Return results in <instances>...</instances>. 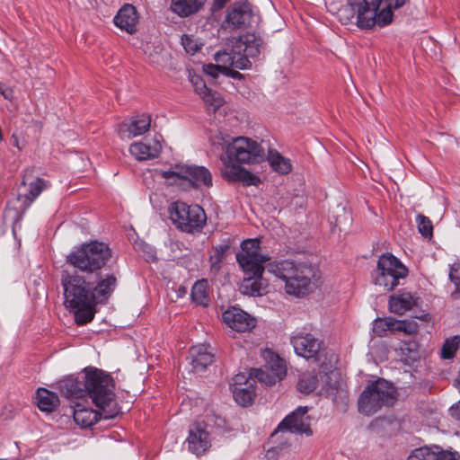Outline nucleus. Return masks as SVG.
Wrapping results in <instances>:
<instances>
[{"instance_id":"nucleus-14","label":"nucleus","mask_w":460,"mask_h":460,"mask_svg":"<svg viewBox=\"0 0 460 460\" xmlns=\"http://www.w3.org/2000/svg\"><path fill=\"white\" fill-rule=\"evenodd\" d=\"M306 413V407H298L279 424L278 430L311 436L313 432Z\"/></svg>"},{"instance_id":"nucleus-52","label":"nucleus","mask_w":460,"mask_h":460,"mask_svg":"<svg viewBox=\"0 0 460 460\" xmlns=\"http://www.w3.org/2000/svg\"><path fill=\"white\" fill-rule=\"evenodd\" d=\"M1 93L5 100L11 101L13 97V92L11 88H4L1 90Z\"/></svg>"},{"instance_id":"nucleus-43","label":"nucleus","mask_w":460,"mask_h":460,"mask_svg":"<svg viewBox=\"0 0 460 460\" xmlns=\"http://www.w3.org/2000/svg\"><path fill=\"white\" fill-rule=\"evenodd\" d=\"M206 104L212 108L214 111L219 109L224 102L221 95L217 92H212L210 89L201 97Z\"/></svg>"},{"instance_id":"nucleus-36","label":"nucleus","mask_w":460,"mask_h":460,"mask_svg":"<svg viewBox=\"0 0 460 460\" xmlns=\"http://www.w3.org/2000/svg\"><path fill=\"white\" fill-rule=\"evenodd\" d=\"M325 393L328 396L332 397L334 403H347L348 392L342 383H336L335 385H328L325 388Z\"/></svg>"},{"instance_id":"nucleus-51","label":"nucleus","mask_w":460,"mask_h":460,"mask_svg":"<svg viewBox=\"0 0 460 460\" xmlns=\"http://www.w3.org/2000/svg\"><path fill=\"white\" fill-rule=\"evenodd\" d=\"M449 279L450 281L454 284V285H458L460 284V278L459 276L457 275V270H456L455 268L451 267L450 268V271H449Z\"/></svg>"},{"instance_id":"nucleus-3","label":"nucleus","mask_w":460,"mask_h":460,"mask_svg":"<svg viewBox=\"0 0 460 460\" xmlns=\"http://www.w3.org/2000/svg\"><path fill=\"white\" fill-rule=\"evenodd\" d=\"M268 270L285 281L286 292L301 296L311 291L319 278L318 270L306 263L285 260L268 266Z\"/></svg>"},{"instance_id":"nucleus-44","label":"nucleus","mask_w":460,"mask_h":460,"mask_svg":"<svg viewBox=\"0 0 460 460\" xmlns=\"http://www.w3.org/2000/svg\"><path fill=\"white\" fill-rule=\"evenodd\" d=\"M181 45L185 51L190 55H194L200 49V45L198 43L197 40H195L193 36L187 34L182 35Z\"/></svg>"},{"instance_id":"nucleus-25","label":"nucleus","mask_w":460,"mask_h":460,"mask_svg":"<svg viewBox=\"0 0 460 460\" xmlns=\"http://www.w3.org/2000/svg\"><path fill=\"white\" fill-rule=\"evenodd\" d=\"M261 46V40L254 34H247L235 41V49H237L238 54L248 61L250 58H254L260 55Z\"/></svg>"},{"instance_id":"nucleus-29","label":"nucleus","mask_w":460,"mask_h":460,"mask_svg":"<svg viewBox=\"0 0 460 460\" xmlns=\"http://www.w3.org/2000/svg\"><path fill=\"white\" fill-rule=\"evenodd\" d=\"M101 413L102 410L96 411L92 408L76 404L73 411V417L77 425L82 428H88L95 424L100 419H104L101 416Z\"/></svg>"},{"instance_id":"nucleus-2","label":"nucleus","mask_w":460,"mask_h":460,"mask_svg":"<svg viewBox=\"0 0 460 460\" xmlns=\"http://www.w3.org/2000/svg\"><path fill=\"white\" fill-rule=\"evenodd\" d=\"M264 157V149L255 140L238 137L233 138L220 155L222 162L221 175L230 182H242L246 186H257L261 180L241 166L261 162Z\"/></svg>"},{"instance_id":"nucleus-16","label":"nucleus","mask_w":460,"mask_h":460,"mask_svg":"<svg viewBox=\"0 0 460 460\" xmlns=\"http://www.w3.org/2000/svg\"><path fill=\"white\" fill-rule=\"evenodd\" d=\"M224 323L232 330L244 332H250L256 326L255 318L239 307H231L223 313Z\"/></svg>"},{"instance_id":"nucleus-48","label":"nucleus","mask_w":460,"mask_h":460,"mask_svg":"<svg viewBox=\"0 0 460 460\" xmlns=\"http://www.w3.org/2000/svg\"><path fill=\"white\" fill-rule=\"evenodd\" d=\"M222 66L217 63V65H208L204 70L205 72L213 76L216 77L218 75V72L221 70Z\"/></svg>"},{"instance_id":"nucleus-55","label":"nucleus","mask_w":460,"mask_h":460,"mask_svg":"<svg viewBox=\"0 0 460 460\" xmlns=\"http://www.w3.org/2000/svg\"><path fill=\"white\" fill-rule=\"evenodd\" d=\"M152 62L159 64V61L153 60Z\"/></svg>"},{"instance_id":"nucleus-28","label":"nucleus","mask_w":460,"mask_h":460,"mask_svg":"<svg viewBox=\"0 0 460 460\" xmlns=\"http://www.w3.org/2000/svg\"><path fill=\"white\" fill-rule=\"evenodd\" d=\"M206 0H172L170 10L181 18H186L197 13L204 5Z\"/></svg>"},{"instance_id":"nucleus-17","label":"nucleus","mask_w":460,"mask_h":460,"mask_svg":"<svg viewBox=\"0 0 460 460\" xmlns=\"http://www.w3.org/2000/svg\"><path fill=\"white\" fill-rule=\"evenodd\" d=\"M28 181L29 179L24 176L18 193V199L24 208H29L40 193L49 187L47 181L39 177L29 182Z\"/></svg>"},{"instance_id":"nucleus-47","label":"nucleus","mask_w":460,"mask_h":460,"mask_svg":"<svg viewBox=\"0 0 460 460\" xmlns=\"http://www.w3.org/2000/svg\"><path fill=\"white\" fill-rule=\"evenodd\" d=\"M233 383L231 384V385H233L234 387H243L244 386V383L247 382V381H254V379L252 378H250V379H247L245 375L244 374H237L235 375L234 377H233Z\"/></svg>"},{"instance_id":"nucleus-50","label":"nucleus","mask_w":460,"mask_h":460,"mask_svg":"<svg viewBox=\"0 0 460 460\" xmlns=\"http://www.w3.org/2000/svg\"><path fill=\"white\" fill-rule=\"evenodd\" d=\"M389 4L386 6H390V9H399L402 7L406 3L409 2V0H388Z\"/></svg>"},{"instance_id":"nucleus-53","label":"nucleus","mask_w":460,"mask_h":460,"mask_svg":"<svg viewBox=\"0 0 460 460\" xmlns=\"http://www.w3.org/2000/svg\"><path fill=\"white\" fill-rule=\"evenodd\" d=\"M454 286L455 289L451 292V296L454 299H460V284Z\"/></svg>"},{"instance_id":"nucleus-30","label":"nucleus","mask_w":460,"mask_h":460,"mask_svg":"<svg viewBox=\"0 0 460 460\" xmlns=\"http://www.w3.org/2000/svg\"><path fill=\"white\" fill-rule=\"evenodd\" d=\"M37 405L41 411L51 412L59 405V398L58 394L46 388H39L37 390Z\"/></svg>"},{"instance_id":"nucleus-45","label":"nucleus","mask_w":460,"mask_h":460,"mask_svg":"<svg viewBox=\"0 0 460 460\" xmlns=\"http://www.w3.org/2000/svg\"><path fill=\"white\" fill-rule=\"evenodd\" d=\"M191 83L195 88V92L200 97H202V95H204L209 90V88L207 87V85L204 83V81L202 80V78H200L199 76L192 77Z\"/></svg>"},{"instance_id":"nucleus-49","label":"nucleus","mask_w":460,"mask_h":460,"mask_svg":"<svg viewBox=\"0 0 460 460\" xmlns=\"http://www.w3.org/2000/svg\"><path fill=\"white\" fill-rule=\"evenodd\" d=\"M449 412L454 419L460 420V401L450 407Z\"/></svg>"},{"instance_id":"nucleus-5","label":"nucleus","mask_w":460,"mask_h":460,"mask_svg":"<svg viewBox=\"0 0 460 460\" xmlns=\"http://www.w3.org/2000/svg\"><path fill=\"white\" fill-rule=\"evenodd\" d=\"M383 0H347L341 10L346 22L356 18V25L362 30H369L378 25L384 27L392 22L394 13L390 6L381 8Z\"/></svg>"},{"instance_id":"nucleus-11","label":"nucleus","mask_w":460,"mask_h":460,"mask_svg":"<svg viewBox=\"0 0 460 460\" xmlns=\"http://www.w3.org/2000/svg\"><path fill=\"white\" fill-rule=\"evenodd\" d=\"M244 278L240 285L239 290L242 294L261 296L268 292V281L262 275L264 267H252L251 269H243Z\"/></svg>"},{"instance_id":"nucleus-6","label":"nucleus","mask_w":460,"mask_h":460,"mask_svg":"<svg viewBox=\"0 0 460 460\" xmlns=\"http://www.w3.org/2000/svg\"><path fill=\"white\" fill-rule=\"evenodd\" d=\"M88 394L93 402L102 410L101 416L105 420L117 417L120 409L115 398V383L111 375L102 369L88 367Z\"/></svg>"},{"instance_id":"nucleus-13","label":"nucleus","mask_w":460,"mask_h":460,"mask_svg":"<svg viewBox=\"0 0 460 460\" xmlns=\"http://www.w3.org/2000/svg\"><path fill=\"white\" fill-rule=\"evenodd\" d=\"M242 251L236 254V261L242 269L263 266L270 257L260 252L259 241L248 239L242 243Z\"/></svg>"},{"instance_id":"nucleus-21","label":"nucleus","mask_w":460,"mask_h":460,"mask_svg":"<svg viewBox=\"0 0 460 460\" xmlns=\"http://www.w3.org/2000/svg\"><path fill=\"white\" fill-rule=\"evenodd\" d=\"M151 126V117L143 113L132 117L129 124L120 126L119 133L123 138H132L146 133Z\"/></svg>"},{"instance_id":"nucleus-20","label":"nucleus","mask_w":460,"mask_h":460,"mask_svg":"<svg viewBox=\"0 0 460 460\" xmlns=\"http://www.w3.org/2000/svg\"><path fill=\"white\" fill-rule=\"evenodd\" d=\"M459 454L443 451L439 447H420L413 449L406 460H458Z\"/></svg>"},{"instance_id":"nucleus-35","label":"nucleus","mask_w":460,"mask_h":460,"mask_svg":"<svg viewBox=\"0 0 460 460\" xmlns=\"http://www.w3.org/2000/svg\"><path fill=\"white\" fill-rule=\"evenodd\" d=\"M317 385V376L313 372H307L300 375L296 388L300 393L308 394L316 389Z\"/></svg>"},{"instance_id":"nucleus-22","label":"nucleus","mask_w":460,"mask_h":460,"mask_svg":"<svg viewBox=\"0 0 460 460\" xmlns=\"http://www.w3.org/2000/svg\"><path fill=\"white\" fill-rule=\"evenodd\" d=\"M162 151L160 140L155 137L150 142H135L130 145V154L138 161L155 158Z\"/></svg>"},{"instance_id":"nucleus-32","label":"nucleus","mask_w":460,"mask_h":460,"mask_svg":"<svg viewBox=\"0 0 460 460\" xmlns=\"http://www.w3.org/2000/svg\"><path fill=\"white\" fill-rule=\"evenodd\" d=\"M254 383L255 381H247L243 387L233 388L234 398L239 405L245 407L252 404L256 395Z\"/></svg>"},{"instance_id":"nucleus-10","label":"nucleus","mask_w":460,"mask_h":460,"mask_svg":"<svg viewBox=\"0 0 460 460\" xmlns=\"http://www.w3.org/2000/svg\"><path fill=\"white\" fill-rule=\"evenodd\" d=\"M162 175L184 189L210 188L213 184L211 172L205 166L177 164L172 170L164 171Z\"/></svg>"},{"instance_id":"nucleus-31","label":"nucleus","mask_w":460,"mask_h":460,"mask_svg":"<svg viewBox=\"0 0 460 460\" xmlns=\"http://www.w3.org/2000/svg\"><path fill=\"white\" fill-rule=\"evenodd\" d=\"M265 358L267 364L265 367L273 374L279 381L282 380L287 375V364L286 361L279 358V355L272 351H266Z\"/></svg>"},{"instance_id":"nucleus-19","label":"nucleus","mask_w":460,"mask_h":460,"mask_svg":"<svg viewBox=\"0 0 460 460\" xmlns=\"http://www.w3.org/2000/svg\"><path fill=\"white\" fill-rule=\"evenodd\" d=\"M87 381L88 367H85L82 375L64 381L60 385L61 391L69 399L84 398L89 396Z\"/></svg>"},{"instance_id":"nucleus-37","label":"nucleus","mask_w":460,"mask_h":460,"mask_svg":"<svg viewBox=\"0 0 460 460\" xmlns=\"http://www.w3.org/2000/svg\"><path fill=\"white\" fill-rule=\"evenodd\" d=\"M227 248L226 245H220L214 248L213 254L209 257L210 273L213 276H217L220 271Z\"/></svg>"},{"instance_id":"nucleus-1","label":"nucleus","mask_w":460,"mask_h":460,"mask_svg":"<svg viewBox=\"0 0 460 460\" xmlns=\"http://www.w3.org/2000/svg\"><path fill=\"white\" fill-rule=\"evenodd\" d=\"M64 305L74 314L77 325L92 322L98 303L106 301L117 287V277L107 272L103 279H90L77 270H63L61 275Z\"/></svg>"},{"instance_id":"nucleus-12","label":"nucleus","mask_w":460,"mask_h":460,"mask_svg":"<svg viewBox=\"0 0 460 460\" xmlns=\"http://www.w3.org/2000/svg\"><path fill=\"white\" fill-rule=\"evenodd\" d=\"M188 449L197 456L204 455L211 447V436L204 422H194L190 425L186 438Z\"/></svg>"},{"instance_id":"nucleus-9","label":"nucleus","mask_w":460,"mask_h":460,"mask_svg":"<svg viewBox=\"0 0 460 460\" xmlns=\"http://www.w3.org/2000/svg\"><path fill=\"white\" fill-rule=\"evenodd\" d=\"M409 274L407 267L392 253L382 254L372 273L375 285L384 288L385 291H391L401 284Z\"/></svg>"},{"instance_id":"nucleus-40","label":"nucleus","mask_w":460,"mask_h":460,"mask_svg":"<svg viewBox=\"0 0 460 460\" xmlns=\"http://www.w3.org/2000/svg\"><path fill=\"white\" fill-rule=\"evenodd\" d=\"M416 223L419 233L425 238H431L433 235V226L429 217L419 214L416 217Z\"/></svg>"},{"instance_id":"nucleus-18","label":"nucleus","mask_w":460,"mask_h":460,"mask_svg":"<svg viewBox=\"0 0 460 460\" xmlns=\"http://www.w3.org/2000/svg\"><path fill=\"white\" fill-rule=\"evenodd\" d=\"M295 352L305 358H316L321 342L310 333H298L290 339Z\"/></svg>"},{"instance_id":"nucleus-8","label":"nucleus","mask_w":460,"mask_h":460,"mask_svg":"<svg viewBox=\"0 0 460 460\" xmlns=\"http://www.w3.org/2000/svg\"><path fill=\"white\" fill-rule=\"evenodd\" d=\"M172 223L181 232L199 233L207 222L204 209L199 205H189L182 201L172 202L169 207Z\"/></svg>"},{"instance_id":"nucleus-26","label":"nucleus","mask_w":460,"mask_h":460,"mask_svg":"<svg viewBox=\"0 0 460 460\" xmlns=\"http://www.w3.org/2000/svg\"><path fill=\"white\" fill-rule=\"evenodd\" d=\"M417 298L407 291H400L389 298V310L396 314L402 315L416 305Z\"/></svg>"},{"instance_id":"nucleus-4","label":"nucleus","mask_w":460,"mask_h":460,"mask_svg":"<svg viewBox=\"0 0 460 460\" xmlns=\"http://www.w3.org/2000/svg\"><path fill=\"white\" fill-rule=\"evenodd\" d=\"M111 258V250L108 244L93 241L84 243L67 256V262L80 273L90 279H103L107 273L102 269Z\"/></svg>"},{"instance_id":"nucleus-7","label":"nucleus","mask_w":460,"mask_h":460,"mask_svg":"<svg viewBox=\"0 0 460 460\" xmlns=\"http://www.w3.org/2000/svg\"><path fill=\"white\" fill-rule=\"evenodd\" d=\"M396 401V388L388 381L378 378L363 390L358 401V408L359 412L370 416L383 406L394 405Z\"/></svg>"},{"instance_id":"nucleus-54","label":"nucleus","mask_w":460,"mask_h":460,"mask_svg":"<svg viewBox=\"0 0 460 460\" xmlns=\"http://www.w3.org/2000/svg\"><path fill=\"white\" fill-rule=\"evenodd\" d=\"M178 297L183 296L187 293V289L185 287L180 286L178 289Z\"/></svg>"},{"instance_id":"nucleus-34","label":"nucleus","mask_w":460,"mask_h":460,"mask_svg":"<svg viewBox=\"0 0 460 460\" xmlns=\"http://www.w3.org/2000/svg\"><path fill=\"white\" fill-rule=\"evenodd\" d=\"M395 323L396 319L394 318H377L373 322V332L379 337H385L388 332H396Z\"/></svg>"},{"instance_id":"nucleus-33","label":"nucleus","mask_w":460,"mask_h":460,"mask_svg":"<svg viewBox=\"0 0 460 460\" xmlns=\"http://www.w3.org/2000/svg\"><path fill=\"white\" fill-rule=\"evenodd\" d=\"M268 161L271 168L280 174H288L292 169L289 159L285 158L277 151L269 152Z\"/></svg>"},{"instance_id":"nucleus-46","label":"nucleus","mask_w":460,"mask_h":460,"mask_svg":"<svg viewBox=\"0 0 460 460\" xmlns=\"http://www.w3.org/2000/svg\"><path fill=\"white\" fill-rule=\"evenodd\" d=\"M137 249L145 253L146 261H154L155 259V251L152 246L146 243H139L137 244Z\"/></svg>"},{"instance_id":"nucleus-24","label":"nucleus","mask_w":460,"mask_h":460,"mask_svg":"<svg viewBox=\"0 0 460 460\" xmlns=\"http://www.w3.org/2000/svg\"><path fill=\"white\" fill-rule=\"evenodd\" d=\"M137 22L138 15L137 10L135 6L128 4L123 5L114 17L115 25L130 34L137 31Z\"/></svg>"},{"instance_id":"nucleus-39","label":"nucleus","mask_w":460,"mask_h":460,"mask_svg":"<svg viewBox=\"0 0 460 460\" xmlns=\"http://www.w3.org/2000/svg\"><path fill=\"white\" fill-rule=\"evenodd\" d=\"M252 375L261 384L265 385L267 386H271L275 385L277 382H279L277 377L273 374H271L266 367L264 369H252L251 376Z\"/></svg>"},{"instance_id":"nucleus-42","label":"nucleus","mask_w":460,"mask_h":460,"mask_svg":"<svg viewBox=\"0 0 460 460\" xmlns=\"http://www.w3.org/2000/svg\"><path fill=\"white\" fill-rule=\"evenodd\" d=\"M395 331L404 332L407 335L416 334L419 325L414 320H396Z\"/></svg>"},{"instance_id":"nucleus-41","label":"nucleus","mask_w":460,"mask_h":460,"mask_svg":"<svg viewBox=\"0 0 460 460\" xmlns=\"http://www.w3.org/2000/svg\"><path fill=\"white\" fill-rule=\"evenodd\" d=\"M459 343L460 338L457 336L446 340L442 347V358H452L458 349Z\"/></svg>"},{"instance_id":"nucleus-27","label":"nucleus","mask_w":460,"mask_h":460,"mask_svg":"<svg viewBox=\"0 0 460 460\" xmlns=\"http://www.w3.org/2000/svg\"><path fill=\"white\" fill-rule=\"evenodd\" d=\"M215 60L224 68L236 67L239 69H245L247 65L250 64L245 58H242L238 54L235 45L233 47L231 51L223 50L218 51L215 54Z\"/></svg>"},{"instance_id":"nucleus-15","label":"nucleus","mask_w":460,"mask_h":460,"mask_svg":"<svg viewBox=\"0 0 460 460\" xmlns=\"http://www.w3.org/2000/svg\"><path fill=\"white\" fill-rule=\"evenodd\" d=\"M252 11L250 4L244 0L235 1L229 8L226 23L231 29H242L250 24Z\"/></svg>"},{"instance_id":"nucleus-23","label":"nucleus","mask_w":460,"mask_h":460,"mask_svg":"<svg viewBox=\"0 0 460 460\" xmlns=\"http://www.w3.org/2000/svg\"><path fill=\"white\" fill-rule=\"evenodd\" d=\"M190 355L193 370L196 372L205 371L208 366L214 361V354L211 351V348L206 344L192 346L190 349Z\"/></svg>"},{"instance_id":"nucleus-38","label":"nucleus","mask_w":460,"mask_h":460,"mask_svg":"<svg viewBox=\"0 0 460 460\" xmlns=\"http://www.w3.org/2000/svg\"><path fill=\"white\" fill-rule=\"evenodd\" d=\"M191 296L192 299L199 304L206 305L208 302V294H207V282L205 280L197 281L191 289Z\"/></svg>"}]
</instances>
